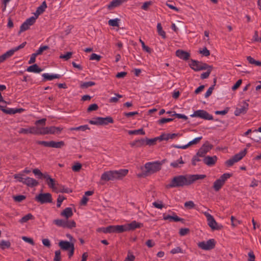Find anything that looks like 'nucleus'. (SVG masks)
Masks as SVG:
<instances>
[{
	"instance_id": "9d476101",
	"label": "nucleus",
	"mask_w": 261,
	"mask_h": 261,
	"mask_svg": "<svg viewBox=\"0 0 261 261\" xmlns=\"http://www.w3.org/2000/svg\"><path fill=\"white\" fill-rule=\"evenodd\" d=\"M216 241L214 239H210L207 241H202L198 243V246L204 250H210L215 248Z\"/></svg>"
},
{
	"instance_id": "09e8293b",
	"label": "nucleus",
	"mask_w": 261,
	"mask_h": 261,
	"mask_svg": "<svg viewBox=\"0 0 261 261\" xmlns=\"http://www.w3.org/2000/svg\"><path fill=\"white\" fill-rule=\"evenodd\" d=\"M158 138L159 139V140L160 141H168L170 139L169 138V134H162L160 136L158 137Z\"/></svg>"
},
{
	"instance_id": "0e129e2a",
	"label": "nucleus",
	"mask_w": 261,
	"mask_h": 261,
	"mask_svg": "<svg viewBox=\"0 0 261 261\" xmlns=\"http://www.w3.org/2000/svg\"><path fill=\"white\" fill-rule=\"evenodd\" d=\"M190 232V229L187 228H181L179 230V233L181 236L187 235Z\"/></svg>"
},
{
	"instance_id": "a211bd4d",
	"label": "nucleus",
	"mask_w": 261,
	"mask_h": 261,
	"mask_svg": "<svg viewBox=\"0 0 261 261\" xmlns=\"http://www.w3.org/2000/svg\"><path fill=\"white\" fill-rule=\"evenodd\" d=\"M217 160V158L215 155L213 156H207L203 159V162L208 166H212L215 165Z\"/></svg>"
},
{
	"instance_id": "f704fd0d",
	"label": "nucleus",
	"mask_w": 261,
	"mask_h": 261,
	"mask_svg": "<svg viewBox=\"0 0 261 261\" xmlns=\"http://www.w3.org/2000/svg\"><path fill=\"white\" fill-rule=\"evenodd\" d=\"M0 110H2L4 113L8 114H16V111H15V109L12 108H5V107L0 105Z\"/></svg>"
},
{
	"instance_id": "f8f14e48",
	"label": "nucleus",
	"mask_w": 261,
	"mask_h": 261,
	"mask_svg": "<svg viewBox=\"0 0 261 261\" xmlns=\"http://www.w3.org/2000/svg\"><path fill=\"white\" fill-rule=\"evenodd\" d=\"M97 231H102L105 233H121L120 225H110L107 227H100L97 229Z\"/></svg>"
},
{
	"instance_id": "7c9ffc66",
	"label": "nucleus",
	"mask_w": 261,
	"mask_h": 261,
	"mask_svg": "<svg viewBox=\"0 0 261 261\" xmlns=\"http://www.w3.org/2000/svg\"><path fill=\"white\" fill-rule=\"evenodd\" d=\"M157 32L160 36L163 39L166 38V32L163 30L162 25L160 23H158L156 26Z\"/></svg>"
},
{
	"instance_id": "5701e85b",
	"label": "nucleus",
	"mask_w": 261,
	"mask_h": 261,
	"mask_svg": "<svg viewBox=\"0 0 261 261\" xmlns=\"http://www.w3.org/2000/svg\"><path fill=\"white\" fill-rule=\"evenodd\" d=\"M26 70L30 72L40 73L43 69L40 68L37 64H35L28 67Z\"/></svg>"
},
{
	"instance_id": "c9c22d12",
	"label": "nucleus",
	"mask_w": 261,
	"mask_h": 261,
	"mask_svg": "<svg viewBox=\"0 0 261 261\" xmlns=\"http://www.w3.org/2000/svg\"><path fill=\"white\" fill-rule=\"evenodd\" d=\"M11 246V243L9 241L2 240L0 242V247L2 249L9 248Z\"/></svg>"
},
{
	"instance_id": "37998d69",
	"label": "nucleus",
	"mask_w": 261,
	"mask_h": 261,
	"mask_svg": "<svg viewBox=\"0 0 261 261\" xmlns=\"http://www.w3.org/2000/svg\"><path fill=\"white\" fill-rule=\"evenodd\" d=\"M37 18V16L34 15L27 19L25 22H27L30 26H31L35 22Z\"/></svg>"
},
{
	"instance_id": "680f3d73",
	"label": "nucleus",
	"mask_w": 261,
	"mask_h": 261,
	"mask_svg": "<svg viewBox=\"0 0 261 261\" xmlns=\"http://www.w3.org/2000/svg\"><path fill=\"white\" fill-rule=\"evenodd\" d=\"M33 173L37 176L38 178H42L43 173L40 171V170L37 168L34 169L33 170Z\"/></svg>"
},
{
	"instance_id": "dca6fc26",
	"label": "nucleus",
	"mask_w": 261,
	"mask_h": 261,
	"mask_svg": "<svg viewBox=\"0 0 261 261\" xmlns=\"http://www.w3.org/2000/svg\"><path fill=\"white\" fill-rule=\"evenodd\" d=\"M176 56L184 60H188L190 57V53L181 49H178L176 51Z\"/></svg>"
},
{
	"instance_id": "20e7f679",
	"label": "nucleus",
	"mask_w": 261,
	"mask_h": 261,
	"mask_svg": "<svg viewBox=\"0 0 261 261\" xmlns=\"http://www.w3.org/2000/svg\"><path fill=\"white\" fill-rule=\"evenodd\" d=\"M231 176L229 173H224L219 178L214 181L213 188L216 192L219 191L224 185L225 181Z\"/></svg>"
},
{
	"instance_id": "774afa93",
	"label": "nucleus",
	"mask_w": 261,
	"mask_h": 261,
	"mask_svg": "<svg viewBox=\"0 0 261 261\" xmlns=\"http://www.w3.org/2000/svg\"><path fill=\"white\" fill-rule=\"evenodd\" d=\"M101 59V56L97 55L95 53H93L91 55L90 57V60H96L97 61H99Z\"/></svg>"
},
{
	"instance_id": "6e6552de",
	"label": "nucleus",
	"mask_w": 261,
	"mask_h": 261,
	"mask_svg": "<svg viewBox=\"0 0 261 261\" xmlns=\"http://www.w3.org/2000/svg\"><path fill=\"white\" fill-rule=\"evenodd\" d=\"M35 199L41 204L51 203L53 200L51 195L49 193H40L35 197Z\"/></svg>"
},
{
	"instance_id": "3c124183",
	"label": "nucleus",
	"mask_w": 261,
	"mask_h": 261,
	"mask_svg": "<svg viewBox=\"0 0 261 261\" xmlns=\"http://www.w3.org/2000/svg\"><path fill=\"white\" fill-rule=\"evenodd\" d=\"M231 225L233 227L238 226L241 223V221L237 220L234 216H231Z\"/></svg>"
},
{
	"instance_id": "e2e57ef3",
	"label": "nucleus",
	"mask_w": 261,
	"mask_h": 261,
	"mask_svg": "<svg viewBox=\"0 0 261 261\" xmlns=\"http://www.w3.org/2000/svg\"><path fill=\"white\" fill-rule=\"evenodd\" d=\"M184 205L186 207L191 209L194 207L195 204L192 201H187L185 203Z\"/></svg>"
},
{
	"instance_id": "de8ad7c7",
	"label": "nucleus",
	"mask_w": 261,
	"mask_h": 261,
	"mask_svg": "<svg viewBox=\"0 0 261 261\" xmlns=\"http://www.w3.org/2000/svg\"><path fill=\"white\" fill-rule=\"evenodd\" d=\"M26 198V197L22 195H19L13 196V199L16 202H21Z\"/></svg>"
},
{
	"instance_id": "603ef678",
	"label": "nucleus",
	"mask_w": 261,
	"mask_h": 261,
	"mask_svg": "<svg viewBox=\"0 0 261 261\" xmlns=\"http://www.w3.org/2000/svg\"><path fill=\"white\" fill-rule=\"evenodd\" d=\"M30 26L25 21L21 25L20 28V32H22L28 30Z\"/></svg>"
},
{
	"instance_id": "cd10ccee",
	"label": "nucleus",
	"mask_w": 261,
	"mask_h": 261,
	"mask_svg": "<svg viewBox=\"0 0 261 261\" xmlns=\"http://www.w3.org/2000/svg\"><path fill=\"white\" fill-rule=\"evenodd\" d=\"M184 163L185 162L182 160V157L180 156L178 160L171 162L170 166L173 168H177L181 167V165H183Z\"/></svg>"
},
{
	"instance_id": "423d86ee",
	"label": "nucleus",
	"mask_w": 261,
	"mask_h": 261,
	"mask_svg": "<svg viewBox=\"0 0 261 261\" xmlns=\"http://www.w3.org/2000/svg\"><path fill=\"white\" fill-rule=\"evenodd\" d=\"M63 128L61 127L50 126L40 128V135L46 134H59L62 130Z\"/></svg>"
},
{
	"instance_id": "a18cd8bd",
	"label": "nucleus",
	"mask_w": 261,
	"mask_h": 261,
	"mask_svg": "<svg viewBox=\"0 0 261 261\" xmlns=\"http://www.w3.org/2000/svg\"><path fill=\"white\" fill-rule=\"evenodd\" d=\"M152 3L151 1L145 2L143 3L141 7V9L145 11H147L149 9V7L152 5Z\"/></svg>"
},
{
	"instance_id": "2f4dec72",
	"label": "nucleus",
	"mask_w": 261,
	"mask_h": 261,
	"mask_svg": "<svg viewBox=\"0 0 261 261\" xmlns=\"http://www.w3.org/2000/svg\"><path fill=\"white\" fill-rule=\"evenodd\" d=\"M245 154H246V149L235 154L232 158L234 159V160L236 162H238L239 161H240L245 155Z\"/></svg>"
},
{
	"instance_id": "864d4df0",
	"label": "nucleus",
	"mask_w": 261,
	"mask_h": 261,
	"mask_svg": "<svg viewBox=\"0 0 261 261\" xmlns=\"http://www.w3.org/2000/svg\"><path fill=\"white\" fill-rule=\"evenodd\" d=\"M23 175L22 174H15L14 175V178L16 179L18 181L23 183L24 178L22 177Z\"/></svg>"
},
{
	"instance_id": "473e14b6",
	"label": "nucleus",
	"mask_w": 261,
	"mask_h": 261,
	"mask_svg": "<svg viewBox=\"0 0 261 261\" xmlns=\"http://www.w3.org/2000/svg\"><path fill=\"white\" fill-rule=\"evenodd\" d=\"M66 220L56 219L53 221V223L58 227L65 228Z\"/></svg>"
},
{
	"instance_id": "f257e3e1",
	"label": "nucleus",
	"mask_w": 261,
	"mask_h": 261,
	"mask_svg": "<svg viewBox=\"0 0 261 261\" xmlns=\"http://www.w3.org/2000/svg\"><path fill=\"white\" fill-rule=\"evenodd\" d=\"M204 174H186L174 176L170 184L166 186L167 188L183 187L192 185L196 180L205 178Z\"/></svg>"
},
{
	"instance_id": "58836bf2",
	"label": "nucleus",
	"mask_w": 261,
	"mask_h": 261,
	"mask_svg": "<svg viewBox=\"0 0 261 261\" xmlns=\"http://www.w3.org/2000/svg\"><path fill=\"white\" fill-rule=\"evenodd\" d=\"M76 227V223L74 220L66 219L65 228L71 229Z\"/></svg>"
},
{
	"instance_id": "c03bdc74",
	"label": "nucleus",
	"mask_w": 261,
	"mask_h": 261,
	"mask_svg": "<svg viewBox=\"0 0 261 261\" xmlns=\"http://www.w3.org/2000/svg\"><path fill=\"white\" fill-rule=\"evenodd\" d=\"M174 120L173 118H163L158 121V123L159 124H163L170 121H172Z\"/></svg>"
},
{
	"instance_id": "79ce46f5",
	"label": "nucleus",
	"mask_w": 261,
	"mask_h": 261,
	"mask_svg": "<svg viewBox=\"0 0 261 261\" xmlns=\"http://www.w3.org/2000/svg\"><path fill=\"white\" fill-rule=\"evenodd\" d=\"M129 135H144L145 132L143 130L142 128L137 129V130H130L128 131Z\"/></svg>"
},
{
	"instance_id": "8fccbe9b",
	"label": "nucleus",
	"mask_w": 261,
	"mask_h": 261,
	"mask_svg": "<svg viewBox=\"0 0 261 261\" xmlns=\"http://www.w3.org/2000/svg\"><path fill=\"white\" fill-rule=\"evenodd\" d=\"M14 50H13V49H12L11 50L7 51L6 53L3 54L2 56L6 60L7 58L12 56L14 54Z\"/></svg>"
},
{
	"instance_id": "f03ea898",
	"label": "nucleus",
	"mask_w": 261,
	"mask_h": 261,
	"mask_svg": "<svg viewBox=\"0 0 261 261\" xmlns=\"http://www.w3.org/2000/svg\"><path fill=\"white\" fill-rule=\"evenodd\" d=\"M128 170L125 169L107 171L101 174L100 180L104 181L120 180L125 177L128 174Z\"/></svg>"
},
{
	"instance_id": "4468645a",
	"label": "nucleus",
	"mask_w": 261,
	"mask_h": 261,
	"mask_svg": "<svg viewBox=\"0 0 261 261\" xmlns=\"http://www.w3.org/2000/svg\"><path fill=\"white\" fill-rule=\"evenodd\" d=\"M240 108H237L234 112V115L237 116L245 114L248 110L249 105L246 101H243L240 104Z\"/></svg>"
},
{
	"instance_id": "338daca9",
	"label": "nucleus",
	"mask_w": 261,
	"mask_h": 261,
	"mask_svg": "<svg viewBox=\"0 0 261 261\" xmlns=\"http://www.w3.org/2000/svg\"><path fill=\"white\" fill-rule=\"evenodd\" d=\"M54 261H61V251L60 250H56L55 252Z\"/></svg>"
},
{
	"instance_id": "39448f33",
	"label": "nucleus",
	"mask_w": 261,
	"mask_h": 261,
	"mask_svg": "<svg viewBox=\"0 0 261 261\" xmlns=\"http://www.w3.org/2000/svg\"><path fill=\"white\" fill-rule=\"evenodd\" d=\"M203 214L207 219L208 225L212 229L220 230L222 228L223 226L217 223L212 215L206 212H204Z\"/></svg>"
},
{
	"instance_id": "1a4fd4ad",
	"label": "nucleus",
	"mask_w": 261,
	"mask_h": 261,
	"mask_svg": "<svg viewBox=\"0 0 261 261\" xmlns=\"http://www.w3.org/2000/svg\"><path fill=\"white\" fill-rule=\"evenodd\" d=\"M191 62V63L189 64L190 67L196 71L205 70L208 67V65L205 63L199 62L192 59Z\"/></svg>"
},
{
	"instance_id": "052dcab7",
	"label": "nucleus",
	"mask_w": 261,
	"mask_h": 261,
	"mask_svg": "<svg viewBox=\"0 0 261 261\" xmlns=\"http://www.w3.org/2000/svg\"><path fill=\"white\" fill-rule=\"evenodd\" d=\"M72 55V53L71 52H67L65 55H61L60 56V58L63 59L67 61V60H69L71 57Z\"/></svg>"
},
{
	"instance_id": "7ed1b4c3",
	"label": "nucleus",
	"mask_w": 261,
	"mask_h": 261,
	"mask_svg": "<svg viewBox=\"0 0 261 261\" xmlns=\"http://www.w3.org/2000/svg\"><path fill=\"white\" fill-rule=\"evenodd\" d=\"M162 164L163 163L160 161L147 162L144 167H141L143 172L142 173L139 174L138 176L139 177H145L157 172L161 169Z\"/></svg>"
},
{
	"instance_id": "ddd939ff",
	"label": "nucleus",
	"mask_w": 261,
	"mask_h": 261,
	"mask_svg": "<svg viewBox=\"0 0 261 261\" xmlns=\"http://www.w3.org/2000/svg\"><path fill=\"white\" fill-rule=\"evenodd\" d=\"M40 128L35 126H30L28 128H20L18 133L27 135L29 134L38 135L40 134Z\"/></svg>"
},
{
	"instance_id": "c85d7f7f",
	"label": "nucleus",
	"mask_w": 261,
	"mask_h": 261,
	"mask_svg": "<svg viewBox=\"0 0 261 261\" xmlns=\"http://www.w3.org/2000/svg\"><path fill=\"white\" fill-rule=\"evenodd\" d=\"M65 145L64 142L62 141L59 142H55L54 141H50V147L55 148H60L64 146Z\"/></svg>"
},
{
	"instance_id": "13d9d810",
	"label": "nucleus",
	"mask_w": 261,
	"mask_h": 261,
	"mask_svg": "<svg viewBox=\"0 0 261 261\" xmlns=\"http://www.w3.org/2000/svg\"><path fill=\"white\" fill-rule=\"evenodd\" d=\"M116 97H111L109 99L110 102H117L118 101V98L122 97V95L119 94H115Z\"/></svg>"
},
{
	"instance_id": "f3484780",
	"label": "nucleus",
	"mask_w": 261,
	"mask_h": 261,
	"mask_svg": "<svg viewBox=\"0 0 261 261\" xmlns=\"http://www.w3.org/2000/svg\"><path fill=\"white\" fill-rule=\"evenodd\" d=\"M23 184L29 187H34L37 186L39 184V182L34 178L27 177L24 178V182Z\"/></svg>"
},
{
	"instance_id": "c756f323",
	"label": "nucleus",
	"mask_w": 261,
	"mask_h": 261,
	"mask_svg": "<svg viewBox=\"0 0 261 261\" xmlns=\"http://www.w3.org/2000/svg\"><path fill=\"white\" fill-rule=\"evenodd\" d=\"M146 144V140L141 139L136 140L130 143V146L132 147L136 146V147H141L144 144Z\"/></svg>"
},
{
	"instance_id": "4d7b16f0",
	"label": "nucleus",
	"mask_w": 261,
	"mask_h": 261,
	"mask_svg": "<svg viewBox=\"0 0 261 261\" xmlns=\"http://www.w3.org/2000/svg\"><path fill=\"white\" fill-rule=\"evenodd\" d=\"M159 139L158 138V137L154 138L153 139H146V144L149 145H153Z\"/></svg>"
},
{
	"instance_id": "5fc2aeb1",
	"label": "nucleus",
	"mask_w": 261,
	"mask_h": 261,
	"mask_svg": "<svg viewBox=\"0 0 261 261\" xmlns=\"http://www.w3.org/2000/svg\"><path fill=\"white\" fill-rule=\"evenodd\" d=\"M47 184L48 187L54 190L55 188L56 184L55 180L54 179L51 178L49 180L47 181Z\"/></svg>"
},
{
	"instance_id": "6ab92c4d",
	"label": "nucleus",
	"mask_w": 261,
	"mask_h": 261,
	"mask_svg": "<svg viewBox=\"0 0 261 261\" xmlns=\"http://www.w3.org/2000/svg\"><path fill=\"white\" fill-rule=\"evenodd\" d=\"M53 190L57 193L60 192L68 193L72 192L70 189L65 188V186L59 184H57L55 188H54Z\"/></svg>"
},
{
	"instance_id": "9b49d317",
	"label": "nucleus",
	"mask_w": 261,
	"mask_h": 261,
	"mask_svg": "<svg viewBox=\"0 0 261 261\" xmlns=\"http://www.w3.org/2000/svg\"><path fill=\"white\" fill-rule=\"evenodd\" d=\"M142 226L141 223L133 221L129 224L120 225L121 233L124 231H127L130 230H134L137 228H140Z\"/></svg>"
},
{
	"instance_id": "2eb2a0df",
	"label": "nucleus",
	"mask_w": 261,
	"mask_h": 261,
	"mask_svg": "<svg viewBox=\"0 0 261 261\" xmlns=\"http://www.w3.org/2000/svg\"><path fill=\"white\" fill-rule=\"evenodd\" d=\"M212 145L208 143L204 144L199 149L197 153V155L200 157L204 156L212 148Z\"/></svg>"
},
{
	"instance_id": "4c0bfd02",
	"label": "nucleus",
	"mask_w": 261,
	"mask_h": 261,
	"mask_svg": "<svg viewBox=\"0 0 261 261\" xmlns=\"http://www.w3.org/2000/svg\"><path fill=\"white\" fill-rule=\"evenodd\" d=\"M90 128L88 125H81L78 127H71L69 128L70 130H82L85 131L87 129H89Z\"/></svg>"
},
{
	"instance_id": "bf43d9fd",
	"label": "nucleus",
	"mask_w": 261,
	"mask_h": 261,
	"mask_svg": "<svg viewBox=\"0 0 261 261\" xmlns=\"http://www.w3.org/2000/svg\"><path fill=\"white\" fill-rule=\"evenodd\" d=\"M98 109V105L96 103H93L89 106L87 109V112H90L93 111H96Z\"/></svg>"
},
{
	"instance_id": "4be33fe9",
	"label": "nucleus",
	"mask_w": 261,
	"mask_h": 261,
	"mask_svg": "<svg viewBox=\"0 0 261 261\" xmlns=\"http://www.w3.org/2000/svg\"><path fill=\"white\" fill-rule=\"evenodd\" d=\"M98 120H100L99 125H107L114 122L113 118L110 116L105 118L98 117Z\"/></svg>"
},
{
	"instance_id": "bb28decb",
	"label": "nucleus",
	"mask_w": 261,
	"mask_h": 261,
	"mask_svg": "<svg viewBox=\"0 0 261 261\" xmlns=\"http://www.w3.org/2000/svg\"><path fill=\"white\" fill-rule=\"evenodd\" d=\"M45 80L46 81H51L55 79H60L61 77L60 74H50L49 73H43L42 75Z\"/></svg>"
},
{
	"instance_id": "412c9836",
	"label": "nucleus",
	"mask_w": 261,
	"mask_h": 261,
	"mask_svg": "<svg viewBox=\"0 0 261 261\" xmlns=\"http://www.w3.org/2000/svg\"><path fill=\"white\" fill-rule=\"evenodd\" d=\"M163 219L165 220H169L170 221H182L183 219L178 217L177 215L170 216L169 215H164Z\"/></svg>"
},
{
	"instance_id": "a19ab883",
	"label": "nucleus",
	"mask_w": 261,
	"mask_h": 261,
	"mask_svg": "<svg viewBox=\"0 0 261 261\" xmlns=\"http://www.w3.org/2000/svg\"><path fill=\"white\" fill-rule=\"evenodd\" d=\"M119 21H120V19L118 18L110 19L108 21V24L112 27H118Z\"/></svg>"
},
{
	"instance_id": "6e6d98bb",
	"label": "nucleus",
	"mask_w": 261,
	"mask_h": 261,
	"mask_svg": "<svg viewBox=\"0 0 261 261\" xmlns=\"http://www.w3.org/2000/svg\"><path fill=\"white\" fill-rule=\"evenodd\" d=\"M82 168V164L80 163H76L72 167V170L74 172H79Z\"/></svg>"
},
{
	"instance_id": "49530a36",
	"label": "nucleus",
	"mask_w": 261,
	"mask_h": 261,
	"mask_svg": "<svg viewBox=\"0 0 261 261\" xmlns=\"http://www.w3.org/2000/svg\"><path fill=\"white\" fill-rule=\"evenodd\" d=\"M49 48V47L47 45L41 46L39 49L36 51V54L38 56L43 53V51L46 50Z\"/></svg>"
},
{
	"instance_id": "0eeeda50",
	"label": "nucleus",
	"mask_w": 261,
	"mask_h": 261,
	"mask_svg": "<svg viewBox=\"0 0 261 261\" xmlns=\"http://www.w3.org/2000/svg\"><path fill=\"white\" fill-rule=\"evenodd\" d=\"M191 117H198L204 120H211L213 119V116L203 110L195 111L193 114L190 115Z\"/></svg>"
},
{
	"instance_id": "e433bc0d",
	"label": "nucleus",
	"mask_w": 261,
	"mask_h": 261,
	"mask_svg": "<svg viewBox=\"0 0 261 261\" xmlns=\"http://www.w3.org/2000/svg\"><path fill=\"white\" fill-rule=\"evenodd\" d=\"M95 85V82L92 81H89L87 82H83L81 84L80 87L83 89H86L90 87H92Z\"/></svg>"
},
{
	"instance_id": "393cba45",
	"label": "nucleus",
	"mask_w": 261,
	"mask_h": 261,
	"mask_svg": "<svg viewBox=\"0 0 261 261\" xmlns=\"http://www.w3.org/2000/svg\"><path fill=\"white\" fill-rule=\"evenodd\" d=\"M126 1L127 0H113L108 6V8L111 10L113 8L120 6L122 3Z\"/></svg>"
},
{
	"instance_id": "a878e982",
	"label": "nucleus",
	"mask_w": 261,
	"mask_h": 261,
	"mask_svg": "<svg viewBox=\"0 0 261 261\" xmlns=\"http://www.w3.org/2000/svg\"><path fill=\"white\" fill-rule=\"evenodd\" d=\"M47 7V5L46 2L44 1L41 6L38 7L34 14L35 16H37L38 18V16L42 14L46 8Z\"/></svg>"
},
{
	"instance_id": "69168bd1",
	"label": "nucleus",
	"mask_w": 261,
	"mask_h": 261,
	"mask_svg": "<svg viewBox=\"0 0 261 261\" xmlns=\"http://www.w3.org/2000/svg\"><path fill=\"white\" fill-rule=\"evenodd\" d=\"M170 253L171 254H176V253H183L184 252L182 251V250L181 249L180 247H177L175 248H173L172 249L171 251H170Z\"/></svg>"
},
{
	"instance_id": "aec40b11",
	"label": "nucleus",
	"mask_w": 261,
	"mask_h": 261,
	"mask_svg": "<svg viewBox=\"0 0 261 261\" xmlns=\"http://www.w3.org/2000/svg\"><path fill=\"white\" fill-rule=\"evenodd\" d=\"M59 246L62 250H68L74 246V244L67 241H61L59 243Z\"/></svg>"
},
{
	"instance_id": "ea45409f",
	"label": "nucleus",
	"mask_w": 261,
	"mask_h": 261,
	"mask_svg": "<svg viewBox=\"0 0 261 261\" xmlns=\"http://www.w3.org/2000/svg\"><path fill=\"white\" fill-rule=\"evenodd\" d=\"M206 69V72H203L201 74L200 77L201 79H205L209 76L212 71V66L208 65V67Z\"/></svg>"
},
{
	"instance_id": "72a5a7b5",
	"label": "nucleus",
	"mask_w": 261,
	"mask_h": 261,
	"mask_svg": "<svg viewBox=\"0 0 261 261\" xmlns=\"http://www.w3.org/2000/svg\"><path fill=\"white\" fill-rule=\"evenodd\" d=\"M34 216L31 213L28 214L22 217L19 221V222L21 223H24L28 222L30 220H32L34 219Z\"/></svg>"
},
{
	"instance_id": "b1692460",
	"label": "nucleus",
	"mask_w": 261,
	"mask_h": 261,
	"mask_svg": "<svg viewBox=\"0 0 261 261\" xmlns=\"http://www.w3.org/2000/svg\"><path fill=\"white\" fill-rule=\"evenodd\" d=\"M72 215L73 212L71 207L65 208L61 213V216L65 217L66 219L72 217Z\"/></svg>"
}]
</instances>
